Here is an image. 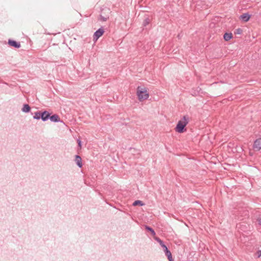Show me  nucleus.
<instances>
[{"mask_svg":"<svg viewBox=\"0 0 261 261\" xmlns=\"http://www.w3.org/2000/svg\"><path fill=\"white\" fill-rule=\"evenodd\" d=\"M137 95L140 101L147 99L149 97V93L146 88H142L138 86L137 89Z\"/></svg>","mask_w":261,"mask_h":261,"instance_id":"nucleus-1","label":"nucleus"},{"mask_svg":"<svg viewBox=\"0 0 261 261\" xmlns=\"http://www.w3.org/2000/svg\"><path fill=\"white\" fill-rule=\"evenodd\" d=\"M188 117L184 116L182 120L178 122L175 128L176 132L179 133H182L184 132L185 127L188 123Z\"/></svg>","mask_w":261,"mask_h":261,"instance_id":"nucleus-2","label":"nucleus"},{"mask_svg":"<svg viewBox=\"0 0 261 261\" xmlns=\"http://www.w3.org/2000/svg\"><path fill=\"white\" fill-rule=\"evenodd\" d=\"M155 240L159 242L160 245L163 248L165 254L167 256L169 261H173L171 253L170 251L168 249L167 247L165 245L164 242L159 238H156Z\"/></svg>","mask_w":261,"mask_h":261,"instance_id":"nucleus-3","label":"nucleus"},{"mask_svg":"<svg viewBox=\"0 0 261 261\" xmlns=\"http://www.w3.org/2000/svg\"><path fill=\"white\" fill-rule=\"evenodd\" d=\"M104 33V30L102 28H99L97 30L93 35V39L97 40Z\"/></svg>","mask_w":261,"mask_h":261,"instance_id":"nucleus-4","label":"nucleus"},{"mask_svg":"<svg viewBox=\"0 0 261 261\" xmlns=\"http://www.w3.org/2000/svg\"><path fill=\"white\" fill-rule=\"evenodd\" d=\"M8 44L15 48H19L20 47L21 45L19 42H17L15 40L9 39L8 42Z\"/></svg>","mask_w":261,"mask_h":261,"instance_id":"nucleus-5","label":"nucleus"},{"mask_svg":"<svg viewBox=\"0 0 261 261\" xmlns=\"http://www.w3.org/2000/svg\"><path fill=\"white\" fill-rule=\"evenodd\" d=\"M49 115L50 113L47 111L41 112V117H40V119H41L43 121H45L49 119Z\"/></svg>","mask_w":261,"mask_h":261,"instance_id":"nucleus-6","label":"nucleus"},{"mask_svg":"<svg viewBox=\"0 0 261 261\" xmlns=\"http://www.w3.org/2000/svg\"><path fill=\"white\" fill-rule=\"evenodd\" d=\"M253 148L257 150L261 149V139H256L253 144Z\"/></svg>","mask_w":261,"mask_h":261,"instance_id":"nucleus-7","label":"nucleus"},{"mask_svg":"<svg viewBox=\"0 0 261 261\" xmlns=\"http://www.w3.org/2000/svg\"><path fill=\"white\" fill-rule=\"evenodd\" d=\"M49 119L51 121L54 122H58L61 121L60 118L57 114H54L52 116H50V115Z\"/></svg>","mask_w":261,"mask_h":261,"instance_id":"nucleus-8","label":"nucleus"},{"mask_svg":"<svg viewBox=\"0 0 261 261\" xmlns=\"http://www.w3.org/2000/svg\"><path fill=\"white\" fill-rule=\"evenodd\" d=\"M75 162H76V165L80 168H81L83 166L82 162V158L79 155H76L75 156Z\"/></svg>","mask_w":261,"mask_h":261,"instance_id":"nucleus-9","label":"nucleus"},{"mask_svg":"<svg viewBox=\"0 0 261 261\" xmlns=\"http://www.w3.org/2000/svg\"><path fill=\"white\" fill-rule=\"evenodd\" d=\"M250 17V15L248 13H243L240 16V18L245 22H247L249 20Z\"/></svg>","mask_w":261,"mask_h":261,"instance_id":"nucleus-10","label":"nucleus"},{"mask_svg":"<svg viewBox=\"0 0 261 261\" xmlns=\"http://www.w3.org/2000/svg\"><path fill=\"white\" fill-rule=\"evenodd\" d=\"M232 38V34L231 33H225L224 34L223 38L225 41H228Z\"/></svg>","mask_w":261,"mask_h":261,"instance_id":"nucleus-11","label":"nucleus"},{"mask_svg":"<svg viewBox=\"0 0 261 261\" xmlns=\"http://www.w3.org/2000/svg\"><path fill=\"white\" fill-rule=\"evenodd\" d=\"M31 107L28 104H24L21 109L22 111L24 113H28L30 111Z\"/></svg>","mask_w":261,"mask_h":261,"instance_id":"nucleus-12","label":"nucleus"},{"mask_svg":"<svg viewBox=\"0 0 261 261\" xmlns=\"http://www.w3.org/2000/svg\"><path fill=\"white\" fill-rule=\"evenodd\" d=\"M40 117H41L40 111H37L35 113L34 116H33L34 119L39 120L40 119Z\"/></svg>","mask_w":261,"mask_h":261,"instance_id":"nucleus-13","label":"nucleus"},{"mask_svg":"<svg viewBox=\"0 0 261 261\" xmlns=\"http://www.w3.org/2000/svg\"><path fill=\"white\" fill-rule=\"evenodd\" d=\"M134 206H137V205H141V206H142V205H144V203L141 200H136L133 203V204Z\"/></svg>","mask_w":261,"mask_h":261,"instance_id":"nucleus-14","label":"nucleus"},{"mask_svg":"<svg viewBox=\"0 0 261 261\" xmlns=\"http://www.w3.org/2000/svg\"><path fill=\"white\" fill-rule=\"evenodd\" d=\"M205 1H196V8L197 9H200L201 7H200V6L201 5H203V3H204Z\"/></svg>","mask_w":261,"mask_h":261,"instance_id":"nucleus-15","label":"nucleus"},{"mask_svg":"<svg viewBox=\"0 0 261 261\" xmlns=\"http://www.w3.org/2000/svg\"><path fill=\"white\" fill-rule=\"evenodd\" d=\"M145 229L148 231H150L153 236L155 234L154 230L150 227L148 226H145Z\"/></svg>","mask_w":261,"mask_h":261,"instance_id":"nucleus-16","label":"nucleus"},{"mask_svg":"<svg viewBox=\"0 0 261 261\" xmlns=\"http://www.w3.org/2000/svg\"><path fill=\"white\" fill-rule=\"evenodd\" d=\"M150 23V19L148 17L146 18L143 22V26L145 27Z\"/></svg>","mask_w":261,"mask_h":261,"instance_id":"nucleus-17","label":"nucleus"},{"mask_svg":"<svg viewBox=\"0 0 261 261\" xmlns=\"http://www.w3.org/2000/svg\"><path fill=\"white\" fill-rule=\"evenodd\" d=\"M243 32L241 28L237 29L234 31L235 34H241Z\"/></svg>","mask_w":261,"mask_h":261,"instance_id":"nucleus-18","label":"nucleus"},{"mask_svg":"<svg viewBox=\"0 0 261 261\" xmlns=\"http://www.w3.org/2000/svg\"><path fill=\"white\" fill-rule=\"evenodd\" d=\"M108 18H109L108 16L105 17L103 16H102V15H100V20L102 21H107Z\"/></svg>","mask_w":261,"mask_h":261,"instance_id":"nucleus-19","label":"nucleus"},{"mask_svg":"<svg viewBox=\"0 0 261 261\" xmlns=\"http://www.w3.org/2000/svg\"><path fill=\"white\" fill-rule=\"evenodd\" d=\"M257 221L258 222V224L259 225H261V218H258L257 219Z\"/></svg>","mask_w":261,"mask_h":261,"instance_id":"nucleus-20","label":"nucleus"},{"mask_svg":"<svg viewBox=\"0 0 261 261\" xmlns=\"http://www.w3.org/2000/svg\"><path fill=\"white\" fill-rule=\"evenodd\" d=\"M77 143H78V145H79V147H81V144H82V143H81V140H80V139H78V140H77Z\"/></svg>","mask_w":261,"mask_h":261,"instance_id":"nucleus-21","label":"nucleus"},{"mask_svg":"<svg viewBox=\"0 0 261 261\" xmlns=\"http://www.w3.org/2000/svg\"><path fill=\"white\" fill-rule=\"evenodd\" d=\"M261 256V250L259 251L258 252V256Z\"/></svg>","mask_w":261,"mask_h":261,"instance_id":"nucleus-22","label":"nucleus"}]
</instances>
